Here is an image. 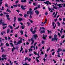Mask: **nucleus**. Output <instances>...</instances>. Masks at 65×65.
I'll return each mask as SVG.
<instances>
[{
  "instance_id": "bb28decb",
  "label": "nucleus",
  "mask_w": 65,
  "mask_h": 65,
  "mask_svg": "<svg viewBox=\"0 0 65 65\" xmlns=\"http://www.w3.org/2000/svg\"><path fill=\"white\" fill-rule=\"evenodd\" d=\"M21 33V35H23V31L22 30H21L20 31Z\"/></svg>"
},
{
  "instance_id": "cd10ccee",
  "label": "nucleus",
  "mask_w": 65,
  "mask_h": 65,
  "mask_svg": "<svg viewBox=\"0 0 65 65\" xmlns=\"http://www.w3.org/2000/svg\"><path fill=\"white\" fill-rule=\"evenodd\" d=\"M10 31V30L9 29H8L7 30V34L9 33Z\"/></svg>"
},
{
  "instance_id": "774afa93",
  "label": "nucleus",
  "mask_w": 65,
  "mask_h": 65,
  "mask_svg": "<svg viewBox=\"0 0 65 65\" xmlns=\"http://www.w3.org/2000/svg\"><path fill=\"white\" fill-rule=\"evenodd\" d=\"M3 14H2V13L0 14V16H3Z\"/></svg>"
},
{
  "instance_id": "c03bdc74",
  "label": "nucleus",
  "mask_w": 65,
  "mask_h": 65,
  "mask_svg": "<svg viewBox=\"0 0 65 65\" xmlns=\"http://www.w3.org/2000/svg\"><path fill=\"white\" fill-rule=\"evenodd\" d=\"M57 24L58 26H60V23L59 22H57Z\"/></svg>"
},
{
  "instance_id": "864d4df0",
  "label": "nucleus",
  "mask_w": 65,
  "mask_h": 65,
  "mask_svg": "<svg viewBox=\"0 0 65 65\" xmlns=\"http://www.w3.org/2000/svg\"><path fill=\"white\" fill-rule=\"evenodd\" d=\"M55 53V52L54 51L52 53V55H54Z\"/></svg>"
},
{
  "instance_id": "412c9836",
  "label": "nucleus",
  "mask_w": 65,
  "mask_h": 65,
  "mask_svg": "<svg viewBox=\"0 0 65 65\" xmlns=\"http://www.w3.org/2000/svg\"><path fill=\"white\" fill-rule=\"evenodd\" d=\"M58 37H61V34H60L58 32Z\"/></svg>"
},
{
  "instance_id": "ddd939ff",
  "label": "nucleus",
  "mask_w": 65,
  "mask_h": 65,
  "mask_svg": "<svg viewBox=\"0 0 65 65\" xmlns=\"http://www.w3.org/2000/svg\"><path fill=\"white\" fill-rule=\"evenodd\" d=\"M6 12H9V13H11V11L10 10H9V9H7V10L6 11Z\"/></svg>"
},
{
  "instance_id": "9b49d317",
  "label": "nucleus",
  "mask_w": 65,
  "mask_h": 65,
  "mask_svg": "<svg viewBox=\"0 0 65 65\" xmlns=\"http://www.w3.org/2000/svg\"><path fill=\"white\" fill-rule=\"evenodd\" d=\"M21 2H23V3H26L27 0H21Z\"/></svg>"
},
{
  "instance_id": "f8f14e48",
  "label": "nucleus",
  "mask_w": 65,
  "mask_h": 65,
  "mask_svg": "<svg viewBox=\"0 0 65 65\" xmlns=\"http://www.w3.org/2000/svg\"><path fill=\"white\" fill-rule=\"evenodd\" d=\"M18 20L19 22H21L23 20V19L21 18H18Z\"/></svg>"
},
{
  "instance_id": "9d476101",
  "label": "nucleus",
  "mask_w": 65,
  "mask_h": 65,
  "mask_svg": "<svg viewBox=\"0 0 65 65\" xmlns=\"http://www.w3.org/2000/svg\"><path fill=\"white\" fill-rule=\"evenodd\" d=\"M36 30L34 29V30L33 31H32L31 32H32V34H35V33L36 32Z\"/></svg>"
},
{
  "instance_id": "09e8293b",
  "label": "nucleus",
  "mask_w": 65,
  "mask_h": 65,
  "mask_svg": "<svg viewBox=\"0 0 65 65\" xmlns=\"http://www.w3.org/2000/svg\"><path fill=\"white\" fill-rule=\"evenodd\" d=\"M53 8L55 9H57V7H56V6H54L53 7Z\"/></svg>"
},
{
  "instance_id": "b1692460",
  "label": "nucleus",
  "mask_w": 65,
  "mask_h": 65,
  "mask_svg": "<svg viewBox=\"0 0 65 65\" xmlns=\"http://www.w3.org/2000/svg\"><path fill=\"white\" fill-rule=\"evenodd\" d=\"M40 29H43V30H45V29L44 28V27H40Z\"/></svg>"
},
{
  "instance_id": "c9c22d12",
  "label": "nucleus",
  "mask_w": 65,
  "mask_h": 65,
  "mask_svg": "<svg viewBox=\"0 0 65 65\" xmlns=\"http://www.w3.org/2000/svg\"><path fill=\"white\" fill-rule=\"evenodd\" d=\"M32 30H33V28H32V27H31V28L30 29V31L31 32L32 31Z\"/></svg>"
},
{
  "instance_id": "c85d7f7f",
  "label": "nucleus",
  "mask_w": 65,
  "mask_h": 65,
  "mask_svg": "<svg viewBox=\"0 0 65 65\" xmlns=\"http://www.w3.org/2000/svg\"><path fill=\"white\" fill-rule=\"evenodd\" d=\"M10 27V29H13V27L12 26H11L10 25H9V27Z\"/></svg>"
},
{
  "instance_id": "bf43d9fd",
  "label": "nucleus",
  "mask_w": 65,
  "mask_h": 65,
  "mask_svg": "<svg viewBox=\"0 0 65 65\" xmlns=\"http://www.w3.org/2000/svg\"><path fill=\"white\" fill-rule=\"evenodd\" d=\"M29 20L30 21V22L31 23H33V21H32L30 19H29Z\"/></svg>"
},
{
  "instance_id": "79ce46f5",
  "label": "nucleus",
  "mask_w": 65,
  "mask_h": 65,
  "mask_svg": "<svg viewBox=\"0 0 65 65\" xmlns=\"http://www.w3.org/2000/svg\"><path fill=\"white\" fill-rule=\"evenodd\" d=\"M30 40L31 41H32V42H34L33 39L32 38H31Z\"/></svg>"
},
{
  "instance_id": "6e6552de",
  "label": "nucleus",
  "mask_w": 65,
  "mask_h": 65,
  "mask_svg": "<svg viewBox=\"0 0 65 65\" xmlns=\"http://www.w3.org/2000/svg\"><path fill=\"white\" fill-rule=\"evenodd\" d=\"M30 15V18H32V17L31 16V15H32L34 13H33V12H30H30H29V13Z\"/></svg>"
},
{
  "instance_id": "f03ea898",
  "label": "nucleus",
  "mask_w": 65,
  "mask_h": 65,
  "mask_svg": "<svg viewBox=\"0 0 65 65\" xmlns=\"http://www.w3.org/2000/svg\"><path fill=\"white\" fill-rule=\"evenodd\" d=\"M64 5L63 6V7H65V4H59L57 5V6L59 7V8H62V6H61V5Z\"/></svg>"
},
{
  "instance_id": "603ef678",
  "label": "nucleus",
  "mask_w": 65,
  "mask_h": 65,
  "mask_svg": "<svg viewBox=\"0 0 65 65\" xmlns=\"http://www.w3.org/2000/svg\"><path fill=\"white\" fill-rule=\"evenodd\" d=\"M36 60L37 61V62L38 63L39 62V60H38V59H36Z\"/></svg>"
},
{
  "instance_id": "3c124183",
  "label": "nucleus",
  "mask_w": 65,
  "mask_h": 65,
  "mask_svg": "<svg viewBox=\"0 0 65 65\" xmlns=\"http://www.w3.org/2000/svg\"><path fill=\"white\" fill-rule=\"evenodd\" d=\"M34 54L35 55H37V53H36V52H35V51L34 52Z\"/></svg>"
},
{
  "instance_id": "680f3d73",
  "label": "nucleus",
  "mask_w": 65,
  "mask_h": 65,
  "mask_svg": "<svg viewBox=\"0 0 65 65\" xmlns=\"http://www.w3.org/2000/svg\"><path fill=\"white\" fill-rule=\"evenodd\" d=\"M5 6L6 7H8V5L7 4H5Z\"/></svg>"
},
{
  "instance_id": "6ab92c4d",
  "label": "nucleus",
  "mask_w": 65,
  "mask_h": 65,
  "mask_svg": "<svg viewBox=\"0 0 65 65\" xmlns=\"http://www.w3.org/2000/svg\"><path fill=\"white\" fill-rule=\"evenodd\" d=\"M47 31L48 32V34H50V33L51 34L52 33L51 31H49V30H47Z\"/></svg>"
},
{
  "instance_id": "6e6d98bb",
  "label": "nucleus",
  "mask_w": 65,
  "mask_h": 65,
  "mask_svg": "<svg viewBox=\"0 0 65 65\" xmlns=\"http://www.w3.org/2000/svg\"><path fill=\"white\" fill-rule=\"evenodd\" d=\"M52 37L53 36H50L49 37V39H51Z\"/></svg>"
},
{
  "instance_id": "7c9ffc66",
  "label": "nucleus",
  "mask_w": 65,
  "mask_h": 65,
  "mask_svg": "<svg viewBox=\"0 0 65 65\" xmlns=\"http://www.w3.org/2000/svg\"><path fill=\"white\" fill-rule=\"evenodd\" d=\"M3 23H4V22H2V20H1L0 21V24H3Z\"/></svg>"
},
{
  "instance_id": "2f4dec72",
  "label": "nucleus",
  "mask_w": 65,
  "mask_h": 65,
  "mask_svg": "<svg viewBox=\"0 0 65 65\" xmlns=\"http://www.w3.org/2000/svg\"><path fill=\"white\" fill-rule=\"evenodd\" d=\"M2 9H0L1 10H4V7L2 6Z\"/></svg>"
},
{
  "instance_id": "13d9d810",
  "label": "nucleus",
  "mask_w": 65,
  "mask_h": 65,
  "mask_svg": "<svg viewBox=\"0 0 65 65\" xmlns=\"http://www.w3.org/2000/svg\"><path fill=\"white\" fill-rule=\"evenodd\" d=\"M57 15V14H55V15L54 16V18H55L56 17V15Z\"/></svg>"
},
{
  "instance_id": "338daca9",
  "label": "nucleus",
  "mask_w": 65,
  "mask_h": 65,
  "mask_svg": "<svg viewBox=\"0 0 65 65\" xmlns=\"http://www.w3.org/2000/svg\"><path fill=\"white\" fill-rule=\"evenodd\" d=\"M16 11L18 13H19L20 12V11L19 10H16Z\"/></svg>"
},
{
  "instance_id": "1a4fd4ad",
  "label": "nucleus",
  "mask_w": 65,
  "mask_h": 65,
  "mask_svg": "<svg viewBox=\"0 0 65 65\" xmlns=\"http://www.w3.org/2000/svg\"><path fill=\"white\" fill-rule=\"evenodd\" d=\"M9 15H6V17L7 18V19H8V20H10V18H9Z\"/></svg>"
},
{
  "instance_id": "4d7b16f0",
  "label": "nucleus",
  "mask_w": 65,
  "mask_h": 65,
  "mask_svg": "<svg viewBox=\"0 0 65 65\" xmlns=\"http://www.w3.org/2000/svg\"><path fill=\"white\" fill-rule=\"evenodd\" d=\"M25 52L27 53L28 52V51L26 49L25 50Z\"/></svg>"
},
{
  "instance_id": "dca6fc26",
  "label": "nucleus",
  "mask_w": 65,
  "mask_h": 65,
  "mask_svg": "<svg viewBox=\"0 0 65 65\" xmlns=\"http://www.w3.org/2000/svg\"><path fill=\"white\" fill-rule=\"evenodd\" d=\"M4 33H5V31L1 32V35H3Z\"/></svg>"
},
{
  "instance_id": "a211bd4d",
  "label": "nucleus",
  "mask_w": 65,
  "mask_h": 65,
  "mask_svg": "<svg viewBox=\"0 0 65 65\" xmlns=\"http://www.w3.org/2000/svg\"><path fill=\"white\" fill-rule=\"evenodd\" d=\"M2 57L3 58H5L7 57V55H4L3 54L2 56Z\"/></svg>"
},
{
  "instance_id": "de8ad7c7",
  "label": "nucleus",
  "mask_w": 65,
  "mask_h": 65,
  "mask_svg": "<svg viewBox=\"0 0 65 65\" xmlns=\"http://www.w3.org/2000/svg\"><path fill=\"white\" fill-rule=\"evenodd\" d=\"M7 27V26H5V27H3V29H5V28H6V27Z\"/></svg>"
},
{
  "instance_id": "2eb2a0df",
  "label": "nucleus",
  "mask_w": 65,
  "mask_h": 65,
  "mask_svg": "<svg viewBox=\"0 0 65 65\" xmlns=\"http://www.w3.org/2000/svg\"><path fill=\"white\" fill-rule=\"evenodd\" d=\"M21 27L22 29H24V28L25 27V26L24 25H23L21 26Z\"/></svg>"
},
{
  "instance_id": "5fc2aeb1",
  "label": "nucleus",
  "mask_w": 65,
  "mask_h": 65,
  "mask_svg": "<svg viewBox=\"0 0 65 65\" xmlns=\"http://www.w3.org/2000/svg\"><path fill=\"white\" fill-rule=\"evenodd\" d=\"M26 14H24V17L26 18H27Z\"/></svg>"
},
{
  "instance_id": "69168bd1",
  "label": "nucleus",
  "mask_w": 65,
  "mask_h": 65,
  "mask_svg": "<svg viewBox=\"0 0 65 65\" xmlns=\"http://www.w3.org/2000/svg\"><path fill=\"white\" fill-rule=\"evenodd\" d=\"M15 23H14L13 24V26L14 27H15Z\"/></svg>"
},
{
  "instance_id": "0eeeda50",
  "label": "nucleus",
  "mask_w": 65,
  "mask_h": 65,
  "mask_svg": "<svg viewBox=\"0 0 65 65\" xmlns=\"http://www.w3.org/2000/svg\"><path fill=\"white\" fill-rule=\"evenodd\" d=\"M33 37L35 38V40H37V38L38 37V36L37 34L34 35Z\"/></svg>"
},
{
  "instance_id": "5701e85b",
  "label": "nucleus",
  "mask_w": 65,
  "mask_h": 65,
  "mask_svg": "<svg viewBox=\"0 0 65 65\" xmlns=\"http://www.w3.org/2000/svg\"><path fill=\"white\" fill-rule=\"evenodd\" d=\"M51 49V47H49L48 48L47 50H46V51L47 52H48L49 51V50H50Z\"/></svg>"
},
{
  "instance_id": "a19ab883",
  "label": "nucleus",
  "mask_w": 65,
  "mask_h": 65,
  "mask_svg": "<svg viewBox=\"0 0 65 65\" xmlns=\"http://www.w3.org/2000/svg\"><path fill=\"white\" fill-rule=\"evenodd\" d=\"M19 2V1H18V0L17 1H16L15 3L16 4H17Z\"/></svg>"
},
{
  "instance_id": "e2e57ef3",
  "label": "nucleus",
  "mask_w": 65,
  "mask_h": 65,
  "mask_svg": "<svg viewBox=\"0 0 65 65\" xmlns=\"http://www.w3.org/2000/svg\"><path fill=\"white\" fill-rule=\"evenodd\" d=\"M40 57V56H38V57H37L36 58V59H39V58Z\"/></svg>"
},
{
  "instance_id": "f3484780",
  "label": "nucleus",
  "mask_w": 65,
  "mask_h": 65,
  "mask_svg": "<svg viewBox=\"0 0 65 65\" xmlns=\"http://www.w3.org/2000/svg\"><path fill=\"white\" fill-rule=\"evenodd\" d=\"M45 32V30H42L41 31V33L42 34L43 33H44Z\"/></svg>"
},
{
  "instance_id": "a878e982",
  "label": "nucleus",
  "mask_w": 65,
  "mask_h": 65,
  "mask_svg": "<svg viewBox=\"0 0 65 65\" xmlns=\"http://www.w3.org/2000/svg\"><path fill=\"white\" fill-rule=\"evenodd\" d=\"M6 25H7V24H5V23L4 22H3L2 24V25L3 26H5Z\"/></svg>"
},
{
  "instance_id": "8fccbe9b",
  "label": "nucleus",
  "mask_w": 65,
  "mask_h": 65,
  "mask_svg": "<svg viewBox=\"0 0 65 65\" xmlns=\"http://www.w3.org/2000/svg\"><path fill=\"white\" fill-rule=\"evenodd\" d=\"M15 37H18V35L17 34H16L14 36Z\"/></svg>"
},
{
  "instance_id": "4c0bfd02",
  "label": "nucleus",
  "mask_w": 65,
  "mask_h": 65,
  "mask_svg": "<svg viewBox=\"0 0 65 65\" xmlns=\"http://www.w3.org/2000/svg\"><path fill=\"white\" fill-rule=\"evenodd\" d=\"M23 48H22V46H21V50L23 51Z\"/></svg>"
},
{
  "instance_id": "49530a36",
  "label": "nucleus",
  "mask_w": 65,
  "mask_h": 65,
  "mask_svg": "<svg viewBox=\"0 0 65 65\" xmlns=\"http://www.w3.org/2000/svg\"><path fill=\"white\" fill-rule=\"evenodd\" d=\"M55 25V23L54 22H52V26H54Z\"/></svg>"
},
{
  "instance_id": "0e129e2a",
  "label": "nucleus",
  "mask_w": 65,
  "mask_h": 65,
  "mask_svg": "<svg viewBox=\"0 0 65 65\" xmlns=\"http://www.w3.org/2000/svg\"><path fill=\"white\" fill-rule=\"evenodd\" d=\"M38 9V8L37 7H36L34 9V10H36L37 9Z\"/></svg>"
},
{
  "instance_id": "052dcab7",
  "label": "nucleus",
  "mask_w": 65,
  "mask_h": 65,
  "mask_svg": "<svg viewBox=\"0 0 65 65\" xmlns=\"http://www.w3.org/2000/svg\"><path fill=\"white\" fill-rule=\"evenodd\" d=\"M43 38L44 40H45L46 39V37L44 36L43 37Z\"/></svg>"
},
{
  "instance_id": "393cba45",
  "label": "nucleus",
  "mask_w": 65,
  "mask_h": 65,
  "mask_svg": "<svg viewBox=\"0 0 65 65\" xmlns=\"http://www.w3.org/2000/svg\"><path fill=\"white\" fill-rule=\"evenodd\" d=\"M20 27V26H18L17 27H16L14 29H18V28Z\"/></svg>"
},
{
  "instance_id": "72a5a7b5",
  "label": "nucleus",
  "mask_w": 65,
  "mask_h": 65,
  "mask_svg": "<svg viewBox=\"0 0 65 65\" xmlns=\"http://www.w3.org/2000/svg\"><path fill=\"white\" fill-rule=\"evenodd\" d=\"M58 50L59 51H62V50L61 49V48H58Z\"/></svg>"
},
{
  "instance_id": "7ed1b4c3",
  "label": "nucleus",
  "mask_w": 65,
  "mask_h": 65,
  "mask_svg": "<svg viewBox=\"0 0 65 65\" xmlns=\"http://www.w3.org/2000/svg\"><path fill=\"white\" fill-rule=\"evenodd\" d=\"M27 7L26 5H25L24 6H23L22 5L21 6V9L23 10H25L26 9V8H24V7Z\"/></svg>"
},
{
  "instance_id": "a18cd8bd",
  "label": "nucleus",
  "mask_w": 65,
  "mask_h": 65,
  "mask_svg": "<svg viewBox=\"0 0 65 65\" xmlns=\"http://www.w3.org/2000/svg\"><path fill=\"white\" fill-rule=\"evenodd\" d=\"M64 37H65L64 35H63L62 36H61V38H62L63 39L64 38Z\"/></svg>"
},
{
  "instance_id": "423d86ee",
  "label": "nucleus",
  "mask_w": 65,
  "mask_h": 65,
  "mask_svg": "<svg viewBox=\"0 0 65 65\" xmlns=\"http://www.w3.org/2000/svg\"><path fill=\"white\" fill-rule=\"evenodd\" d=\"M44 3L46 4H47V5H48V4L50 5H51V4L50 2L49 1H46V2H44Z\"/></svg>"
},
{
  "instance_id": "20e7f679",
  "label": "nucleus",
  "mask_w": 65,
  "mask_h": 65,
  "mask_svg": "<svg viewBox=\"0 0 65 65\" xmlns=\"http://www.w3.org/2000/svg\"><path fill=\"white\" fill-rule=\"evenodd\" d=\"M22 38H21L20 39V40H18V42H17V44H20V43H22Z\"/></svg>"
},
{
  "instance_id": "ea45409f",
  "label": "nucleus",
  "mask_w": 65,
  "mask_h": 65,
  "mask_svg": "<svg viewBox=\"0 0 65 65\" xmlns=\"http://www.w3.org/2000/svg\"><path fill=\"white\" fill-rule=\"evenodd\" d=\"M19 48V47L18 46H16V49L17 50H18V48Z\"/></svg>"
},
{
  "instance_id": "39448f33",
  "label": "nucleus",
  "mask_w": 65,
  "mask_h": 65,
  "mask_svg": "<svg viewBox=\"0 0 65 65\" xmlns=\"http://www.w3.org/2000/svg\"><path fill=\"white\" fill-rule=\"evenodd\" d=\"M29 10H29V11H28L27 12V14H29V13H30V12H32L33 13H34V11H32V9L31 8L29 9Z\"/></svg>"
},
{
  "instance_id": "473e14b6",
  "label": "nucleus",
  "mask_w": 65,
  "mask_h": 65,
  "mask_svg": "<svg viewBox=\"0 0 65 65\" xmlns=\"http://www.w3.org/2000/svg\"><path fill=\"white\" fill-rule=\"evenodd\" d=\"M27 24L28 26H29L30 25V23H29V22H27Z\"/></svg>"
},
{
  "instance_id": "37998d69",
  "label": "nucleus",
  "mask_w": 65,
  "mask_h": 65,
  "mask_svg": "<svg viewBox=\"0 0 65 65\" xmlns=\"http://www.w3.org/2000/svg\"><path fill=\"white\" fill-rule=\"evenodd\" d=\"M19 15L21 17H23V14H19Z\"/></svg>"
},
{
  "instance_id": "aec40b11",
  "label": "nucleus",
  "mask_w": 65,
  "mask_h": 65,
  "mask_svg": "<svg viewBox=\"0 0 65 65\" xmlns=\"http://www.w3.org/2000/svg\"><path fill=\"white\" fill-rule=\"evenodd\" d=\"M14 22H16V19H17V18H16V17H14Z\"/></svg>"
},
{
  "instance_id": "58836bf2",
  "label": "nucleus",
  "mask_w": 65,
  "mask_h": 65,
  "mask_svg": "<svg viewBox=\"0 0 65 65\" xmlns=\"http://www.w3.org/2000/svg\"><path fill=\"white\" fill-rule=\"evenodd\" d=\"M29 58L28 57H26L25 58V61H26V60H28Z\"/></svg>"
},
{
  "instance_id": "f704fd0d",
  "label": "nucleus",
  "mask_w": 65,
  "mask_h": 65,
  "mask_svg": "<svg viewBox=\"0 0 65 65\" xmlns=\"http://www.w3.org/2000/svg\"><path fill=\"white\" fill-rule=\"evenodd\" d=\"M4 59H5V60H7V59L6 58H1V60H4Z\"/></svg>"
},
{
  "instance_id": "4be33fe9",
  "label": "nucleus",
  "mask_w": 65,
  "mask_h": 65,
  "mask_svg": "<svg viewBox=\"0 0 65 65\" xmlns=\"http://www.w3.org/2000/svg\"><path fill=\"white\" fill-rule=\"evenodd\" d=\"M13 6L14 8L15 7H18V5L16 4V5H13Z\"/></svg>"
},
{
  "instance_id": "f257e3e1",
  "label": "nucleus",
  "mask_w": 65,
  "mask_h": 65,
  "mask_svg": "<svg viewBox=\"0 0 65 65\" xmlns=\"http://www.w3.org/2000/svg\"><path fill=\"white\" fill-rule=\"evenodd\" d=\"M58 40V38H57V35L56 34H55L54 38L52 39L51 41H54L55 40H56V42H57Z\"/></svg>"
},
{
  "instance_id": "4468645a",
  "label": "nucleus",
  "mask_w": 65,
  "mask_h": 65,
  "mask_svg": "<svg viewBox=\"0 0 65 65\" xmlns=\"http://www.w3.org/2000/svg\"><path fill=\"white\" fill-rule=\"evenodd\" d=\"M35 12L36 13L37 15H38V14H39V12L38 10H36L35 11Z\"/></svg>"
},
{
  "instance_id": "c756f323",
  "label": "nucleus",
  "mask_w": 65,
  "mask_h": 65,
  "mask_svg": "<svg viewBox=\"0 0 65 65\" xmlns=\"http://www.w3.org/2000/svg\"><path fill=\"white\" fill-rule=\"evenodd\" d=\"M6 46H9V44L7 42V43H6Z\"/></svg>"
},
{
  "instance_id": "e433bc0d",
  "label": "nucleus",
  "mask_w": 65,
  "mask_h": 65,
  "mask_svg": "<svg viewBox=\"0 0 65 65\" xmlns=\"http://www.w3.org/2000/svg\"><path fill=\"white\" fill-rule=\"evenodd\" d=\"M5 40H6L7 41L8 40V39L7 37H5Z\"/></svg>"
}]
</instances>
